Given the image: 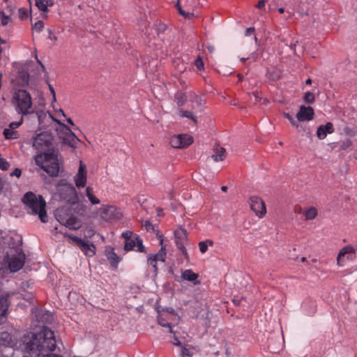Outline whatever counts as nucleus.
Segmentation results:
<instances>
[{"label": "nucleus", "instance_id": "obj_54", "mask_svg": "<svg viewBox=\"0 0 357 357\" xmlns=\"http://www.w3.org/2000/svg\"><path fill=\"white\" fill-rule=\"evenodd\" d=\"M66 121H67L69 124H70L71 126H75V125H74V123H73V121H72V119H70V118L66 119Z\"/></svg>", "mask_w": 357, "mask_h": 357}, {"label": "nucleus", "instance_id": "obj_20", "mask_svg": "<svg viewBox=\"0 0 357 357\" xmlns=\"http://www.w3.org/2000/svg\"><path fill=\"white\" fill-rule=\"evenodd\" d=\"M182 278L190 282H195V285L200 284V281L197 280L198 274L194 273L191 269H187L182 272Z\"/></svg>", "mask_w": 357, "mask_h": 357}, {"label": "nucleus", "instance_id": "obj_28", "mask_svg": "<svg viewBox=\"0 0 357 357\" xmlns=\"http://www.w3.org/2000/svg\"><path fill=\"white\" fill-rule=\"evenodd\" d=\"M194 347L188 345L181 346V355L182 357H192L194 355Z\"/></svg>", "mask_w": 357, "mask_h": 357}, {"label": "nucleus", "instance_id": "obj_55", "mask_svg": "<svg viewBox=\"0 0 357 357\" xmlns=\"http://www.w3.org/2000/svg\"><path fill=\"white\" fill-rule=\"evenodd\" d=\"M253 96H255L256 100H258V98H259V95H258V92L257 91H254L252 93Z\"/></svg>", "mask_w": 357, "mask_h": 357}, {"label": "nucleus", "instance_id": "obj_43", "mask_svg": "<svg viewBox=\"0 0 357 357\" xmlns=\"http://www.w3.org/2000/svg\"><path fill=\"white\" fill-rule=\"evenodd\" d=\"M176 7H177V8H178V10L179 13H180L181 15H183V16L184 17H185V18H189V17H190V15H191V14H190V13H186V12H185L184 10H182V8H181V6H180V4H179V1H178V2L176 3Z\"/></svg>", "mask_w": 357, "mask_h": 357}, {"label": "nucleus", "instance_id": "obj_2", "mask_svg": "<svg viewBox=\"0 0 357 357\" xmlns=\"http://www.w3.org/2000/svg\"><path fill=\"white\" fill-rule=\"evenodd\" d=\"M22 202L31 210L33 214L38 215L41 222H47V215L45 210L46 202L43 196H37L32 192H28L23 196Z\"/></svg>", "mask_w": 357, "mask_h": 357}, {"label": "nucleus", "instance_id": "obj_31", "mask_svg": "<svg viewBox=\"0 0 357 357\" xmlns=\"http://www.w3.org/2000/svg\"><path fill=\"white\" fill-rule=\"evenodd\" d=\"M213 242L211 240L200 241L198 244L199 251L202 254L205 253L208 250V246H213Z\"/></svg>", "mask_w": 357, "mask_h": 357}, {"label": "nucleus", "instance_id": "obj_17", "mask_svg": "<svg viewBox=\"0 0 357 357\" xmlns=\"http://www.w3.org/2000/svg\"><path fill=\"white\" fill-rule=\"evenodd\" d=\"M58 124L61 125L63 128L67 130L66 135L64 138L65 142L71 147L76 148L78 143L79 142V139L73 133L71 130L64 124L60 123L59 121L55 120Z\"/></svg>", "mask_w": 357, "mask_h": 357}, {"label": "nucleus", "instance_id": "obj_38", "mask_svg": "<svg viewBox=\"0 0 357 357\" xmlns=\"http://www.w3.org/2000/svg\"><path fill=\"white\" fill-rule=\"evenodd\" d=\"M176 243L178 249H179L181 251L182 254L185 257V258H187L188 252L184 246V244L181 241H176Z\"/></svg>", "mask_w": 357, "mask_h": 357}, {"label": "nucleus", "instance_id": "obj_36", "mask_svg": "<svg viewBox=\"0 0 357 357\" xmlns=\"http://www.w3.org/2000/svg\"><path fill=\"white\" fill-rule=\"evenodd\" d=\"M0 19L1 24L3 26L8 24L10 22V17L8 15H6L3 11H0Z\"/></svg>", "mask_w": 357, "mask_h": 357}, {"label": "nucleus", "instance_id": "obj_60", "mask_svg": "<svg viewBox=\"0 0 357 357\" xmlns=\"http://www.w3.org/2000/svg\"><path fill=\"white\" fill-rule=\"evenodd\" d=\"M28 77H29V75H26V81L27 82L28 81Z\"/></svg>", "mask_w": 357, "mask_h": 357}, {"label": "nucleus", "instance_id": "obj_32", "mask_svg": "<svg viewBox=\"0 0 357 357\" xmlns=\"http://www.w3.org/2000/svg\"><path fill=\"white\" fill-rule=\"evenodd\" d=\"M315 99H316L315 94L312 92H310V91L305 92L303 97V101L307 104L314 103L315 101Z\"/></svg>", "mask_w": 357, "mask_h": 357}, {"label": "nucleus", "instance_id": "obj_40", "mask_svg": "<svg viewBox=\"0 0 357 357\" xmlns=\"http://www.w3.org/2000/svg\"><path fill=\"white\" fill-rule=\"evenodd\" d=\"M122 237L125 238L126 241H128V239H132L134 238L135 234L132 231L130 230L125 231L121 234Z\"/></svg>", "mask_w": 357, "mask_h": 357}, {"label": "nucleus", "instance_id": "obj_12", "mask_svg": "<svg viewBox=\"0 0 357 357\" xmlns=\"http://www.w3.org/2000/svg\"><path fill=\"white\" fill-rule=\"evenodd\" d=\"M100 216L106 221L121 219L123 216L121 212L115 206H107L100 209Z\"/></svg>", "mask_w": 357, "mask_h": 357}, {"label": "nucleus", "instance_id": "obj_41", "mask_svg": "<svg viewBox=\"0 0 357 357\" xmlns=\"http://www.w3.org/2000/svg\"><path fill=\"white\" fill-rule=\"evenodd\" d=\"M283 116L289 121V122L293 126L296 128L298 126L297 121H296L294 119L289 113L284 112L283 114Z\"/></svg>", "mask_w": 357, "mask_h": 357}, {"label": "nucleus", "instance_id": "obj_6", "mask_svg": "<svg viewBox=\"0 0 357 357\" xmlns=\"http://www.w3.org/2000/svg\"><path fill=\"white\" fill-rule=\"evenodd\" d=\"M58 191L61 199L70 204L77 202V193L75 188L72 184H59Z\"/></svg>", "mask_w": 357, "mask_h": 357}, {"label": "nucleus", "instance_id": "obj_47", "mask_svg": "<svg viewBox=\"0 0 357 357\" xmlns=\"http://www.w3.org/2000/svg\"><path fill=\"white\" fill-rule=\"evenodd\" d=\"M143 227H145L146 231H151L153 229V225L151 224V222L149 220H146L144 223L143 224Z\"/></svg>", "mask_w": 357, "mask_h": 357}, {"label": "nucleus", "instance_id": "obj_37", "mask_svg": "<svg viewBox=\"0 0 357 357\" xmlns=\"http://www.w3.org/2000/svg\"><path fill=\"white\" fill-rule=\"evenodd\" d=\"M19 17L21 20H25L28 17V10L25 8H20L18 10Z\"/></svg>", "mask_w": 357, "mask_h": 357}, {"label": "nucleus", "instance_id": "obj_27", "mask_svg": "<svg viewBox=\"0 0 357 357\" xmlns=\"http://www.w3.org/2000/svg\"><path fill=\"white\" fill-rule=\"evenodd\" d=\"M3 135L7 139H17L20 136L18 132L10 128H5L3 130Z\"/></svg>", "mask_w": 357, "mask_h": 357}, {"label": "nucleus", "instance_id": "obj_10", "mask_svg": "<svg viewBox=\"0 0 357 357\" xmlns=\"http://www.w3.org/2000/svg\"><path fill=\"white\" fill-rule=\"evenodd\" d=\"M251 210L259 218H262L266 214V208L264 202L258 196H251L249 199Z\"/></svg>", "mask_w": 357, "mask_h": 357}, {"label": "nucleus", "instance_id": "obj_58", "mask_svg": "<svg viewBox=\"0 0 357 357\" xmlns=\"http://www.w3.org/2000/svg\"><path fill=\"white\" fill-rule=\"evenodd\" d=\"M278 11L280 13L282 14L284 12V9L283 8H280Z\"/></svg>", "mask_w": 357, "mask_h": 357}, {"label": "nucleus", "instance_id": "obj_44", "mask_svg": "<svg viewBox=\"0 0 357 357\" xmlns=\"http://www.w3.org/2000/svg\"><path fill=\"white\" fill-rule=\"evenodd\" d=\"M175 236L176 238H181L182 236H183V238H185L186 237V231L183 229L176 231Z\"/></svg>", "mask_w": 357, "mask_h": 357}, {"label": "nucleus", "instance_id": "obj_26", "mask_svg": "<svg viewBox=\"0 0 357 357\" xmlns=\"http://www.w3.org/2000/svg\"><path fill=\"white\" fill-rule=\"evenodd\" d=\"M225 149L222 147L218 148L215 153L211 155L215 162L222 161L225 159Z\"/></svg>", "mask_w": 357, "mask_h": 357}, {"label": "nucleus", "instance_id": "obj_4", "mask_svg": "<svg viewBox=\"0 0 357 357\" xmlns=\"http://www.w3.org/2000/svg\"><path fill=\"white\" fill-rule=\"evenodd\" d=\"M54 137L48 132H43L33 138V146L41 153L43 151H51L54 150L51 148Z\"/></svg>", "mask_w": 357, "mask_h": 357}, {"label": "nucleus", "instance_id": "obj_61", "mask_svg": "<svg viewBox=\"0 0 357 357\" xmlns=\"http://www.w3.org/2000/svg\"><path fill=\"white\" fill-rule=\"evenodd\" d=\"M305 260V257H303L302 258V261H304Z\"/></svg>", "mask_w": 357, "mask_h": 357}, {"label": "nucleus", "instance_id": "obj_30", "mask_svg": "<svg viewBox=\"0 0 357 357\" xmlns=\"http://www.w3.org/2000/svg\"><path fill=\"white\" fill-rule=\"evenodd\" d=\"M174 100L176 101L178 106H181L184 105L185 102H186L187 96L184 93L181 91H178L175 94Z\"/></svg>", "mask_w": 357, "mask_h": 357}, {"label": "nucleus", "instance_id": "obj_9", "mask_svg": "<svg viewBox=\"0 0 357 357\" xmlns=\"http://www.w3.org/2000/svg\"><path fill=\"white\" fill-rule=\"evenodd\" d=\"M25 259L26 256L22 252H17L10 257L7 256L6 260L9 270L13 273L20 271L24 266Z\"/></svg>", "mask_w": 357, "mask_h": 357}, {"label": "nucleus", "instance_id": "obj_63", "mask_svg": "<svg viewBox=\"0 0 357 357\" xmlns=\"http://www.w3.org/2000/svg\"><path fill=\"white\" fill-rule=\"evenodd\" d=\"M1 291V286L0 285V292Z\"/></svg>", "mask_w": 357, "mask_h": 357}, {"label": "nucleus", "instance_id": "obj_1", "mask_svg": "<svg viewBox=\"0 0 357 357\" xmlns=\"http://www.w3.org/2000/svg\"><path fill=\"white\" fill-rule=\"evenodd\" d=\"M36 164L50 176H56L59 172L58 155L55 150L40 153L35 158Z\"/></svg>", "mask_w": 357, "mask_h": 357}, {"label": "nucleus", "instance_id": "obj_22", "mask_svg": "<svg viewBox=\"0 0 357 357\" xmlns=\"http://www.w3.org/2000/svg\"><path fill=\"white\" fill-rule=\"evenodd\" d=\"M14 344L10 333L5 331L0 333V346L11 347Z\"/></svg>", "mask_w": 357, "mask_h": 357}, {"label": "nucleus", "instance_id": "obj_46", "mask_svg": "<svg viewBox=\"0 0 357 357\" xmlns=\"http://www.w3.org/2000/svg\"><path fill=\"white\" fill-rule=\"evenodd\" d=\"M22 123V119H21L18 122H12L9 124V126L8 128H10L11 130H15L18 128L21 124Z\"/></svg>", "mask_w": 357, "mask_h": 357}, {"label": "nucleus", "instance_id": "obj_15", "mask_svg": "<svg viewBox=\"0 0 357 357\" xmlns=\"http://www.w3.org/2000/svg\"><path fill=\"white\" fill-rule=\"evenodd\" d=\"M87 181V171L86 166L82 160L79 161V166L77 173L74 176V181L76 187L79 189L85 187Z\"/></svg>", "mask_w": 357, "mask_h": 357}, {"label": "nucleus", "instance_id": "obj_33", "mask_svg": "<svg viewBox=\"0 0 357 357\" xmlns=\"http://www.w3.org/2000/svg\"><path fill=\"white\" fill-rule=\"evenodd\" d=\"M179 115L182 117H185L192 119L194 122H197L196 117L193 115L191 112L185 111V110H180Z\"/></svg>", "mask_w": 357, "mask_h": 357}, {"label": "nucleus", "instance_id": "obj_57", "mask_svg": "<svg viewBox=\"0 0 357 357\" xmlns=\"http://www.w3.org/2000/svg\"><path fill=\"white\" fill-rule=\"evenodd\" d=\"M306 84H312V79L310 78H308L305 80Z\"/></svg>", "mask_w": 357, "mask_h": 357}, {"label": "nucleus", "instance_id": "obj_29", "mask_svg": "<svg viewBox=\"0 0 357 357\" xmlns=\"http://www.w3.org/2000/svg\"><path fill=\"white\" fill-rule=\"evenodd\" d=\"M86 195L87 197V198L89 199V200L90 201V202L95 205V204H99L100 203V201L99 199H98L93 194V192H92V188H91L90 187H87L86 189Z\"/></svg>", "mask_w": 357, "mask_h": 357}, {"label": "nucleus", "instance_id": "obj_50", "mask_svg": "<svg viewBox=\"0 0 357 357\" xmlns=\"http://www.w3.org/2000/svg\"><path fill=\"white\" fill-rule=\"evenodd\" d=\"M255 31V28L250 27L248 28L245 31V36H250Z\"/></svg>", "mask_w": 357, "mask_h": 357}, {"label": "nucleus", "instance_id": "obj_51", "mask_svg": "<svg viewBox=\"0 0 357 357\" xmlns=\"http://www.w3.org/2000/svg\"><path fill=\"white\" fill-rule=\"evenodd\" d=\"M174 341L173 342V344L176 346H181V341L178 340V338L176 336H174Z\"/></svg>", "mask_w": 357, "mask_h": 357}, {"label": "nucleus", "instance_id": "obj_8", "mask_svg": "<svg viewBox=\"0 0 357 357\" xmlns=\"http://www.w3.org/2000/svg\"><path fill=\"white\" fill-rule=\"evenodd\" d=\"M193 137L188 134H179L171 137L169 144L173 148L185 149L193 143Z\"/></svg>", "mask_w": 357, "mask_h": 357}, {"label": "nucleus", "instance_id": "obj_42", "mask_svg": "<svg viewBox=\"0 0 357 357\" xmlns=\"http://www.w3.org/2000/svg\"><path fill=\"white\" fill-rule=\"evenodd\" d=\"M195 66L199 70L204 69V62L201 56L197 57L195 61Z\"/></svg>", "mask_w": 357, "mask_h": 357}, {"label": "nucleus", "instance_id": "obj_11", "mask_svg": "<svg viewBox=\"0 0 357 357\" xmlns=\"http://www.w3.org/2000/svg\"><path fill=\"white\" fill-rule=\"evenodd\" d=\"M68 237L79 247L86 257H93L96 255V246L93 243H89L81 238L73 235H68Z\"/></svg>", "mask_w": 357, "mask_h": 357}, {"label": "nucleus", "instance_id": "obj_19", "mask_svg": "<svg viewBox=\"0 0 357 357\" xmlns=\"http://www.w3.org/2000/svg\"><path fill=\"white\" fill-rule=\"evenodd\" d=\"M335 131L333 124L331 122L326 123L325 125H321L317 130V137L319 139H324L328 134L333 133Z\"/></svg>", "mask_w": 357, "mask_h": 357}, {"label": "nucleus", "instance_id": "obj_39", "mask_svg": "<svg viewBox=\"0 0 357 357\" xmlns=\"http://www.w3.org/2000/svg\"><path fill=\"white\" fill-rule=\"evenodd\" d=\"M10 167L9 162L4 158H0V169L1 170H7Z\"/></svg>", "mask_w": 357, "mask_h": 357}, {"label": "nucleus", "instance_id": "obj_56", "mask_svg": "<svg viewBox=\"0 0 357 357\" xmlns=\"http://www.w3.org/2000/svg\"><path fill=\"white\" fill-rule=\"evenodd\" d=\"M60 114L63 116H65V113L62 110V109H60L59 112H58V116H59Z\"/></svg>", "mask_w": 357, "mask_h": 357}, {"label": "nucleus", "instance_id": "obj_45", "mask_svg": "<svg viewBox=\"0 0 357 357\" xmlns=\"http://www.w3.org/2000/svg\"><path fill=\"white\" fill-rule=\"evenodd\" d=\"M22 175V170L20 168H15L10 174V176H15L20 178Z\"/></svg>", "mask_w": 357, "mask_h": 357}, {"label": "nucleus", "instance_id": "obj_18", "mask_svg": "<svg viewBox=\"0 0 357 357\" xmlns=\"http://www.w3.org/2000/svg\"><path fill=\"white\" fill-rule=\"evenodd\" d=\"M14 294L13 292H6L0 295V317H6L10 303L8 298Z\"/></svg>", "mask_w": 357, "mask_h": 357}, {"label": "nucleus", "instance_id": "obj_3", "mask_svg": "<svg viewBox=\"0 0 357 357\" xmlns=\"http://www.w3.org/2000/svg\"><path fill=\"white\" fill-rule=\"evenodd\" d=\"M13 103L18 114H26L32 105L31 97L26 90L19 89L13 94Z\"/></svg>", "mask_w": 357, "mask_h": 357}, {"label": "nucleus", "instance_id": "obj_48", "mask_svg": "<svg viewBox=\"0 0 357 357\" xmlns=\"http://www.w3.org/2000/svg\"><path fill=\"white\" fill-rule=\"evenodd\" d=\"M266 1L267 0H259L256 7L259 10H264Z\"/></svg>", "mask_w": 357, "mask_h": 357}, {"label": "nucleus", "instance_id": "obj_35", "mask_svg": "<svg viewBox=\"0 0 357 357\" xmlns=\"http://www.w3.org/2000/svg\"><path fill=\"white\" fill-rule=\"evenodd\" d=\"M352 146V141L349 139L341 141L340 142V149L341 150H346Z\"/></svg>", "mask_w": 357, "mask_h": 357}, {"label": "nucleus", "instance_id": "obj_7", "mask_svg": "<svg viewBox=\"0 0 357 357\" xmlns=\"http://www.w3.org/2000/svg\"><path fill=\"white\" fill-rule=\"evenodd\" d=\"M56 217L61 224L70 229L76 230L82 226L81 221L79 218L73 215L68 216V215H65L63 208L56 210Z\"/></svg>", "mask_w": 357, "mask_h": 357}, {"label": "nucleus", "instance_id": "obj_24", "mask_svg": "<svg viewBox=\"0 0 357 357\" xmlns=\"http://www.w3.org/2000/svg\"><path fill=\"white\" fill-rule=\"evenodd\" d=\"M36 7L41 11L47 12L48 6H52L54 4L52 0H36Z\"/></svg>", "mask_w": 357, "mask_h": 357}, {"label": "nucleus", "instance_id": "obj_5", "mask_svg": "<svg viewBox=\"0 0 357 357\" xmlns=\"http://www.w3.org/2000/svg\"><path fill=\"white\" fill-rule=\"evenodd\" d=\"M160 244L162 245L161 248L159 251L155 254H151L147 256V264L152 266L153 275V276L155 278L158 275V262H165L166 260L167 251L165 246L162 245L163 243V236L162 235L159 236Z\"/></svg>", "mask_w": 357, "mask_h": 357}, {"label": "nucleus", "instance_id": "obj_34", "mask_svg": "<svg viewBox=\"0 0 357 357\" xmlns=\"http://www.w3.org/2000/svg\"><path fill=\"white\" fill-rule=\"evenodd\" d=\"M44 28V23L41 20H38L36 22H35L33 24H32V30L34 31H36L38 33H40L42 31V30Z\"/></svg>", "mask_w": 357, "mask_h": 357}, {"label": "nucleus", "instance_id": "obj_59", "mask_svg": "<svg viewBox=\"0 0 357 357\" xmlns=\"http://www.w3.org/2000/svg\"><path fill=\"white\" fill-rule=\"evenodd\" d=\"M221 190L222 191H224V192H226L227 190V186H222Z\"/></svg>", "mask_w": 357, "mask_h": 357}, {"label": "nucleus", "instance_id": "obj_49", "mask_svg": "<svg viewBox=\"0 0 357 357\" xmlns=\"http://www.w3.org/2000/svg\"><path fill=\"white\" fill-rule=\"evenodd\" d=\"M49 88H50V90L51 91V93L52 94V100H53L54 102H55L56 101V94H55L54 89L52 87V86L50 85V84H49Z\"/></svg>", "mask_w": 357, "mask_h": 357}, {"label": "nucleus", "instance_id": "obj_21", "mask_svg": "<svg viewBox=\"0 0 357 357\" xmlns=\"http://www.w3.org/2000/svg\"><path fill=\"white\" fill-rule=\"evenodd\" d=\"M301 213L306 220H313L318 215V210L316 207L312 206L305 208Z\"/></svg>", "mask_w": 357, "mask_h": 357}, {"label": "nucleus", "instance_id": "obj_13", "mask_svg": "<svg viewBox=\"0 0 357 357\" xmlns=\"http://www.w3.org/2000/svg\"><path fill=\"white\" fill-rule=\"evenodd\" d=\"M356 253L355 248L351 245H346L342 248L337 255V264L339 266H344L345 261L347 260H352L354 258V255Z\"/></svg>", "mask_w": 357, "mask_h": 357}, {"label": "nucleus", "instance_id": "obj_16", "mask_svg": "<svg viewBox=\"0 0 357 357\" xmlns=\"http://www.w3.org/2000/svg\"><path fill=\"white\" fill-rule=\"evenodd\" d=\"M314 117V112L312 107L301 105L296 114V119L299 121H310Z\"/></svg>", "mask_w": 357, "mask_h": 357}, {"label": "nucleus", "instance_id": "obj_14", "mask_svg": "<svg viewBox=\"0 0 357 357\" xmlns=\"http://www.w3.org/2000/svg\"><path fill=\"white\" fill-rule=\"evenodd\" d=\"M135 247H137L136 251L138 252L145 253L146 252L142 239L137 234H135L133 238L125 241L124 250L128 252L133 250Z\"/></svg>", "mask_w": 357, "mask_h": 357}, {"label": "nucleus", "instance_id": "obj_62", "mask_svg": "<svg viewBox=\"0 0 357 357\" xmlns=\"http://www.w3.org/2000/svg\"><path fill=\"white\" fill-rule=\"evenodd\" d=\"M242 61H245V59H241Z\"/></svg>", "mask_w": 357, "mask_h": 357}, {"label": "nucleus", "instance_id": "obj_23", "mask_svg": "<svg viewBox=\"0 0 357 357\" xmlns=\"http://www.w3.org/2000/svg\"><path fill=\"white\" fill-rule=\"evenodd\" d=\"M105 255L111 265L114 268H116L121 260L120 257L115 253L113 249L109 251H107Z\"/></svg>", "mask_w": 357, "mask_h": 357}, {"label": "nucleus", "instance_id": "obj_53", "mask_svg": "<svg viewBox=\"0 0 357 357\" xmlns=\"http://www.w3.org/2000/svg\"><path fill=\"white\" fill-rule=\"evenodd\" d=\"M36 59H37V62L40 64L43 71H45V68L44 65L41 63V61L37 57H36Z\"/></svg>", "mask_w": 357, "mask_h": 357}, {"label": "nucleus", "instance_id": "obj_52", "mask_svg": "<svg viewBox=\"0 0 357 357\" xmlns=\"http://www.w3.org/2000/svg\"><path fill=\"white\" fill-rule=\"evenodd\" d=\"M94 233H95V232H94L93 229H89V230L88 231V237H89V238H91V237L94 235Z\"/></svg>", "mask_w": 357, "mask_h": 357}, {"label": "nucleus", "instance_id": "obj_25", "mask_svg": "<svg viewBox=\"0 0 357 357\" xmlns=\"http://www.w3.org/2000/svg\"><path fill=\"white\" fill-rule=\"evenodd\" d=\"M158 322L162 327H167L169 328L170 333H173L172 326L169 322L168 316H165L162 314L159 313L158 316Z\"/></svg>", "mask_w": 357, "mask_h": 357}]
</instances>
